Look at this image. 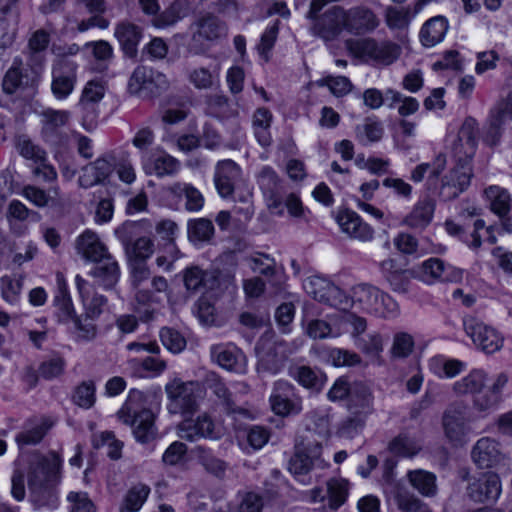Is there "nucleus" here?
<instances>
[{"mask_svg":"<svg viewBox=\"0 0 512 512\" xmlns=\"http://www.w3.org/2000/svg\"><path fill=\"white\" fill-rule=\"evenodd\" d=\"M351 304H358L359 307L371 314L393 318L398 314V304L379 288L361 283L353 287Z\"/></svg>","mask_w":512,"mask_h":512,"instance_id":"20e7f679","label":"nucleus"},{"mask_svg":"<svg viewBox=\"0 0 512 512\" xmlns=\"http://www.w3.org/2000/svg\"><path fill=\"white\" fill-rule=\"evenodd\" d=\"M189 8V0H176L168 9L154 20V26L157 28H165L175 24L187 15Z\"/></svg>","mask_w":512,"mask_h":512,"instance_id":"ea45409f","label":"nucleus"},{"mask_svg":"<svg viewBox=\"0 0 512 512\" xmlns=\"http://www.w3.org/2000/svg\"><path fill=\"white\" fill-rule=\"evenodd\" d=\"M449 28V23L446 17L438 15L427 20L419 33L421 43L425 47H433L440 43Z\"/></svg>","mask_w":512,"mask_h":512,"instance_id":"cd10ccee","label":"nucleus"},{"mask_svg":"<svg viewBox=\"0 0 512 512\" xmlns=\"http://www.w3.org/2000/svg\"><path fill=\"white\" fill-rule=\"evenodd\" d=\"M486 194L491 202V210L499 217H505L511 208V197L508 191L498 186H491L486 190Z\"/></svg>","mask_w":512,"mask_h":512,"instance_id":"37998d69","label":"nucleus"},{"mask_svg":"<svg viewBox=\"0 0 512 512\" xmlns=\"http://www.w3.org/2000/svg\"><path fill=\"white\" fill-rule=\"evenodd\" d=\"M430 371L439 378H453L463 372L466 364L458 359L435 356L428 363Z\"/></svg>","mask_w":512,"mask_h":512,"instance_id":"e433bc0d","label":"nucleus"},{"mask_svg":"<svg viewBox=\"0 0 512 512\" xmlns=\"http://www.w3.org/2000/svg\"><path fill=\"white\" fill-rule=\"evenodd\" d=\"M501 398L489 389L484 393H478L473 398V407L476 411L486 415L496 409Z\"/></svg>","mask_w":512,"mask_h":512,"instance_id":"052dcab7","label":"nucleus"},{"mask_svg":"<svg viewBox=\"0 0 512 512\" xmlns=\"http://www.w3.org/2000/svg\"><path fill=\"white\" fill-rule=\"evenodd\" d=\"M219 434V430L216 429V426L209 415H200L197 417L196 421H194V436L216 439L219 437Z\"/></svg>","mask_w":512,"mask_h":512,"instance_id":"0e129e2a","label":"nucleus"},{"mask_svg":"<svg viewBox=\"0 0 512 512\" xmlns=\"http://www.w3.org/2000/svg\"><path fill=\"white\" fill-rule=\"evenodd\" d=\"M382 124L374 119L368 118L362 125L357 127V135L361 140L367 142L379 141L383 136Z\"/></svg>","mask_w":512,"mask_h":512,"instance_id":"bf43d9fd","label":"nucleus"},{"mask_svg":"<svg viewBox=\"0 0 512 512\" xmlns=\"http://www.w3.org/2000/svg\"><path fill=\"white\" fill-rule=\"evenodd\" d=\"M472 458L479 468L495 466L502 458L498 442L489 437L479 439L473 447Z\"/></svg>","mask_w":512,"mask_h":512,"instance_id":"393cba45","label":"nucleus"},{"mask_svg":"<svg viewBox=\"0 0 512 512\" xmlns=\"http://www.w3.org/2000/svg\"><path fill=\"white\" fill-rule=\"evenodd\" d=\"M406 477L410 485L423 497L433 498L437 495V477L434 473L423 469H415L409 470Z\"/></svg>","mask_w":512,"mask_h":512,"instance_id":"c85d7f7f","label":"nucleus"},{"mask_svg":"<svg viewBox=\"0 0 512 512\" xmlns=\"http://www.w3.org/2000/svg\"><path fill=\"white\" fill-rule=\"evenodd\" d=\"M62 460L56 453L47 455H20L14 462L11 476V495L16 501L26 496L25 482L30 492V502L35 509L57 507L53 486L58 482Z\"/></svg>","mask_w":512,"mask_h":512,"instance_id":"f257e3e1","label":"nucleus"},{"mask_svg":"<svg viewBox=\"0 0 512 512\" xmlns=\"http://www.w3.org/2000/svg\"><path fill=\"white\" fill-rule=\"evenodd\" d=\"M75 284L87 317L93 319L99 316L105 304V298L101 295H92L91 285L80 275L75 277Z\"/></svg>","mask_w":512,"mask_h":512,"instance_id":"c756f323","label":"nucleus"},{"mask_svg":"<svg viewBox=\"0 0 512 512\" xmlns=\"http://www.w3.org/2000/svg\"><path fill=\"white\" fill-rule=\"evenodd\" d=\"M372 404V395L369 387L362 382L352 384L351 393L349 395L350 409L355 406L360 408V412L367 415L370 412Z\"/></svg>","mask_w":512,"mask_h":512,"instance_id":"c03bdc74","label":"nucleus"},{"mask_svg":"<svg viewBox=\"0 0 512 512\" xmlns=\"http://www.w3.org/2000/svg\"><path fill=\"white\" fill-rule=\"evenodd\" d=\"M303 287L307 294L315 300L335 307L339 310H346L351 306V300L346 293L330 280L322 276H311L307 278Z\"/></svg>","mask_w":512,"mask_h":512,"instance_id":"6e6552de","label":"nucleus"},{"mask_svg":"<svg viewBox=\"0 0 512 512\" xmlns=\"http://www.w3.org/2000/svg\"><path fill=\"white\" fill-rule=\"evenodd\" d=\"M96 265L91 270L90 275L96 282L105 289L114 287L120 278V269L118 263L111 255L95 262Z\"/></svg>","mask_w":512,"mask_h":512,"instance_id":"bb28decb","label":"nucleus"},{"mask_svg":"<svg viewBox=\"0 0 512 512\" xmlns=\"http://www.w3.org/2000/svg\"><path fill=\"white\" fill-rule=\"evenodd\" d=\"M269 403L272 411L282 417L296 415L302 411V399L297 395L295 387L282 379L273 383Z\"/></svg>","mask_w":512,"mask_h":512,"instance_id":"9b49d317","label":"nucleus"},{"mask_svg":"<svg viewBox=\"0 0 512 512\" xmlns=\"http://www.w3.org/2000/svg\"><path fill=\"white\" fill-rule=\"evenodd\" d=\"M160 338L164 347L171 353H180L186 347L185 338L178 331L171 328H163L160 332Z\"/></svg>","mask_w":512,"mask_h":512,"instance_id":"13d9d810","label":"nucleus"},{"mask_svg":"<svg viewBox=\"0 0 512 512\" xmlns=\"http://www.w3.org/2000/svg\"><path fill=\"white\" fill-rule=\"evenodd\" d=\"M78 64L73 60H55L51 71V92L58 101H64L74 92Z\"/></svg>","mask_w":512,"mask_h":512,"instance_id":"f8f14e48","label":"nucleus"},{"mask_svg":"<svg viewBox=\"0 0 512 512\" xmlns=\"http://www.w3.org/2000/svg\"><path fill=\"white\" fill-rule=\"evenodd\" d=\"M200 381L205 388L212 390L213 394L222 401L228 411H235V401L232 392L226 387L215 372H204Z\"/></svg>","mask_w":512,"mask_h":512,"instance_id":"f704fd0d","label":"nucleus"},{"mask_svg":"<svg viewBox=\"0 0 512 512\" xmlns=\"http://www.w3.org/2000/svg\"><path fill=\"white\" fill-rule=\"evenodd\" d=\"M67 501L70 512H94V505L84 492H70Z\"/></svg>","mask_w":512,"mask_h":512,"instance_id":"774afa93","label":"nucleus"},{"mask_svg":"<svg viewBox=\"0 0 512 512\" xmlns=\"http://www.w3.org/2000/svg\"><path fill=\"white\" fill-rule=\"evenodd\" d=\"M486 383V373L481 369H474L466 376L452 385V390L457 395H476L480 393Z\"/></svg>","mask_w":512,"mask_h":512,"instance_id":"72a5a7b5","label":"nucleus"},{"mask_svg":"<svg viewBox=\"0 0 512 512\" xmlns=\"http://www.w3.org/2000/svg\"><path fill=\"white\" fill-rule=\"evenodd\" d=\"M149 270L144 264L135 265L131 273V282L135 288V298L141 304L149 301L148 291L144 289L145 283L149 282Z\"/></svg>","mask_w":512,"mask_h":512,"instance_id":"49530a36","label":"nucleus"},{"mask_svg":"<svg viewBox=\"0 0 512 512\" xmlns=\"http://www.w3.org/2000/svg\"><path fill=\"white\" fill-rule=\"evenodd\" d=\"M414 339L406 332H398L393 337V343L390 349L392 359H405L413 351Z\"/></svg>","mask_w":512,"mask_h":512,"instance_id":"3c124183","label":"nucleus"},{"mask_svg":"<svg viewBox=\"0 0 512 512\" xmlns=\"http://www.w3.org/2000/svg\"><path fill=\"white\" fill-rule=\"evenodd\" d=\"M142 166L146 174L156 176L172 174L178 169L177 161L162 151L143 154Z\"/></svg>","mask_w":512,"mask_h":512,"instance_id":"a878e982","label":"nucleus"},{"mask_svg":"<svg viewBox=\"0 0 512 512\" xmlns=\"http://www.w3.org/2000/svg\"><path fill=\"white\" fill-rule=\"evenodd\" d=\"M188 448L186 444L175 441L169 445L162 456V460L167 465L181 464L186 458Z\"/></svg>","mask_w":512,"mask_h":512,"instance_id":"338daca9","label":"nucleus"},{"mask_svg":"<svg viewBox=\"0 0 512 512\" xmlns=\"http://www.w3.org/2000/svg\"><path fill=\"white\" fill-rule=\"evenodd\" d=\"M106 92L105 85L100 80L88 81L81 92L78 106L82 110H88L95 104H98L104 97Z\"/></svg>","mask_w":512,"mask_h":512,"instance_id":"a19ab883","label":"nucleus"},{"mask_svg":"<svg viewBox=\"0 0 512 512\" xmlns=\"http://www.w3.org/2000/svg\"><path fill=\"white\" fill-rule=\"evenodd\" d=\"M463 325L466 334L485 353L491 354L501 349L503 337L492 327L475 317H465Z\"/></svg>","mask_w":512,"mask_h":512,"instance_id":"ddd939ff","label":"nucleus"},{"mask_svg":"<svg viewBox=\"0 0 512 512\" xmlns=\"http://www.w3.org/2000/svg\"><path fill=\"white\" fill-rule=\"evenodd\" d=\"M501 481L497 474L492 472L482 473L478 478H473L467 486V495L474 502H495L501 494Z\"/></svg>","mask_w":512,"mask_h":512,"instance_id":"f3484780","label":"nucleus"},{"mask_svg":"<svg viewBox=\"0 0 512 512\" xmlns=\"http://www.w3.org/2000/svg\"><path fill=\"white\" fill-rule=\"evenodd\" d=\"M54 425L50 417H40L29 420L23 429L16 435L15 440L19 447L38 444L47 431Z\"/></svg>","mask_w":512,"mask_h":512,"instance_id":"b1692460","label":"nucleus"},{"mask_svg":"<svg viewBox=\"0 0 512 512\" xmlns=\"http://www.w3.org/2000/svg\"><path fill=\"white\" fill-rule=\"evenodd\" d=\"M151 490L147 484L132 485L125 493L119 512H139L147 501Z\"/></svg>","mask_w":512,"mask_h":512,"instance_id":"473e14b6","label":"nucleus"},{"mask_svg":"<svg viewBox=\"0 0 512 512\" xmlns=\"http://www.w3.org/2000/svg\"><path fill=\"white\" fill-rule=\"evenodd\" d=\"M435 210V201L425 196L419 199L402 221V224L413 229L423 230L432 221Z\"/></svg>","mask_w":512,"mask_h":512,"instance_id":"5701e85b","label":"nucleus"},{"mask_svg":"<svg viewBox=\"0 0 512 512\" xmlns=\"http://www.w3.org/2000/svg\"><path fill=\"white\" fill-rule=\"evenodd\" d=\"M71 113L67 110L47 108L41 113L42 135L46 141L57 135L58 130L70 120Z\"/></svg>","mask_w":512,"mask_h":512,"instance_id":"7c9ffc66","label":"nucleus"},{"mask_svg":"<svg viewBox=\"0 0 512 512\" xmlns=\"http://www.w3.org/2000/svg\"><path fill=\"white\" fill-rule=\"evenodd\" d=\"M75 404L82 408H90L95 402V386L92 382L80 384L73 395Z\"/></svg>","mask_w":512,"mask_h":512,"instance_id":"69168bd1","label":"nucleus"},{"mask_svg":"<svg viewBox=\"0 0 512 512\" xmlns=\"http://www.w3.org/2000/svg\"><path fill=\"white\" fill-rule=\"evenodd\" d=\"M210 356L213 362L227 371L237 374L247 371L246 355L232 342L211 345Z\"/></svg>","mask_w":512,"mask_h":512,"instance_id":"2eb2a0df","label":"nucleus"},{"mask_svg":"<svg viewBox=\"0 0 512 512\" xmlns=\"http://www.w3.org/2000/svg\"><path fill=\"white\" fill-rule=\"evenodd\" d=\"M84 49L90 50L94 60L103 67L107 66L114 54L112 45L105 40L89 41Z\"/></svg>","mask_w":512,"mask_h":512,"instance_id":"5fc2aeb1","label":"nucleus"},{"mask_svg":"<svg viewBox=\"0 0 512 512\" xmlns=\"http://www.w3.org/2000/svg\"><path fill=\"white\" fill-rule=\"evenodd\" d=\"M355 346L372 361L381 364L384 350V337L378 332H371L362 337H357Z\"/></svg>","mask_w":512,"mask_h":512,"instance_id":"c9c22d12","label":"nucleus"},{"mask_svg":"<svg viewBox=\"0 0 512 512\" xmlns=\"http://www.w3.org/2000/svg\"><path fill=\"white\" fill-rule=\"evenodd\" d=\"M413 19L412 8L388 6L385 9V22L391 30H402L409 26Z\"/></svg>","mask_w":512,"mask_h":512,"instance_id":"79ce46f5","label":"nucleus"},{"mask_svg":"<svg viewBox=\"0 0 512 512\" xmlns=\"http://www.w3.org/2000/svg\"><path fill=\"white\" fill-rule=\"evenodd\" d=\"M422 449L419 439L406 433L399 434L389 443V450L401 457L412 458Z\"/></svg>","mask_w":512,"mask_h":512,"instance_id":"58836bf2","label":"nucleus"},{"mask_svg":"<svg viewBox=\"0 0 512 512\" xmlns=\"http://www.w3.org/2000/svg\"><path fill=\"white\" fill-rule=\"evenodd\" d=\"M40 74L41 68L28 70L23 66L22 61L16 58L3 78V90L7 94H12L18 89L33 86L38 81Z\"/></svg>","mask_w":512,"mask_h":512,"instance_id":"6ab92c4d","label":"nucleus"},{"mask_svg":"<svg viewBox=\"0 0 512 512\" xmlns=\"http://www.w3.org/2000/svg\"><path fill=\"white\" fill-rule=\"evenodd\" d=\"M102 15L103 14H92L91 17L82 20H78L76 17L68 15L60 33L66 35L75 31L86 32L94 27L105 30L110 26V21Z\"/></svg>","mask_w":512,"mask_h":512,"instance_id":"2f4dec72","label":"nucleus"},{"mask_svg":"<svg viewBox=\"0 0 512 512\" xmlns=\"http://www.w3.org/2000/svg\"><path fill=\"white\" fill-rule=\"evenodd\" d=\"M477 147V123L473 118L463 122L457 139L453 144L456 166L444 177L441 187V196L446 200L456 198L470 185L472 168L470 161Z\"/></svg>","mask_w":512,"mask_h":512,"instance_id":"f03ea898","label":"nucleus"},{"mask_svg":"<svg viewBox=\"0 0 512 512\" xmlns=\"http://www.w3.org/2000/svg\"><path fill=\"white\" fill-rule=\"evenodd\" d=\"M76 250L79 255L91 262H97L110 255L99 236L91 230H85L78 236Z\"/></svg>","mask_w":512,"mask_h":512,"instance_id":"4be33fe9","label":"nucleus"},{"mask_svg":"<svg viewBox=\"0 0 512 512\" xmlns=\"http://www.w3.org/2000/svg\"><path fill=\"white\" fill-rule=\"evenodd\" d=\"M288 374L301 386L307 389L316 388L319 384V378L316 372L305 365H294L289 367Z\"/></svg>","mask_w":512,"mask_h":512,"instance_id":"864d4df0","label":"nucleus"},{"mask_svg":"<svg viewBox=\"0 0 512 512\" xmlns=\"http://www.w3.org/2000/svg\"><path fill=\"white\" fill-rule=\"evenodd\" d=\"M92 441L95 448L107 447V453L111 459L120 458L123 443L117 440L112 432L105 431L95 434Z\"/></svg>","mask_w":512,"mask_h":512,"instance_id":"603ef678","label":"nucleus"},{"mask_svg":"<svg viewBox=\"0 0 512 512\" xmlns=\"http://www.w3.org/2000/svg\"><path fill=\"white\" fill-rule=\"evenodd\" d=\"M335 220L342 233L350 239L360 242H371L375 237L373 227L351 209L338 211Z\"/></svg>","mask_w":512,"mask_h":512,"instance_id":"dca6fc26","label":"nucleus"},{"mask_svg":"<svg viewBox=\"0 0 512 512\" xmlns=\"http://www.w3.org/2000/svg\"><path fill=\"white\" fill-rule=\"evenodd\" d=\"M401 512H432L429 505L403 487H396L393 495Z\"/></svg>","mask_w":512,"mask_h":512,"instance_id":"4c0bfd02","label":"nucleus"},{"mask_svg":"<svg viewBox=\"0 0 512 512\" xmlns=\"http://www.w3.org/2000/svg\"><path fill=\"white\" fill-rule=\"evenodd\" d=\"M242 170L233 160L219 161L216 165L214 182L222 198L232 197L235 185L240 181Z\"/></svg>","mask_w":512,"mask_h":512,"instance_id":"aec40b11","label":"nucleus"},{"mask_svg":"<svg viewBox=\"0 0 512 512\" xmlns=\"http://www.w3.org/2000/svg\"><path fill=\"white\" fill-rule=\"evenodd\" d=\"M165 392L169 413L189 418L192 410V382H184L175 377L165 385Z\"/></svg>","mask_w":512,"mask_h":512,"instance_id":"4468645a","label":"nucleus"},{"mask_svg":"<svg viewBox=\"0 0 512 512\" xmlns=\"http://www.w3.org/2000/svg\"><path fill=\"white\" fill-rule=\"evenodd\" d=\"M117 416L123 424L131 427L137 442L148 443L156 437V416L150 408L149 396L144 392L130 390Z\"/></svg>","mask_w":512,"mask_h":512,"instance_id":"7ed1b4c3","label":"nucleus"},{"mask_svg":"<svg viewBox=\"0 0 512 512\" xmlns=\"http://www.w3.org/2000/svg\"><path fill=\"white\" fill-rule=\"evenodd\" d=\"M441 424L444 436L452 446L461 447L467 443L471 427L465 403L457 401L449 404L442 414Z\"/></svg>","mask_w":512,"mask_h":512,"instance_id":"0eeeda50","label":"nucleus"},{"mask_svg":"<svg viewBox=\"0 0 512 512\" xmlns=\"http://www.w3.org/2000/svg\"><path fill=\"white\" fill-rule=\"evenodd\" d=\"M18 150L22 157L38 164L46 161V152L27 138H20Z\"/></svg>","mask_w":512,"mask_h":512,"instance_id":"680f3d73","label":"nucleus"},{"mask_svg":"<svg viewBox=\"0 0 512 512\" xmlns=\"http://www.w3.org/2000/svg\"><path fill=\"white\" fill-rule=\"evenodd\" d=\"M226 31V25L215 16L209 15L199 22L198 33L207 40L219 39Z\"/></svg>","mask_w":512,"mask_h":512,"instance_id":"de8ad7c7","label":"nucleus"},{"mask_svg":"<svg viewBox=\"0 0 512 512\" xmlns=\"http://www.w3.org/2000/svg\"><path fill=\"white\" fill-rule=\"evenodd\" d=\"M306 333L312 339H325L340 336L341 330L324 320L313 319L308 322Z\"/></svg>","mask_w":512,"mask_h":512,"instance_id":"8fccbe9b","label":"nucleus"},{"mask_svg":"<svg viewBox=\"0 0 512 512\" xmlns=\"http://www.w3.org/2000/svg\"><path fill=\"white\" fill-rule=\"evenodd\" d=\"M114 37L126 56L135 57L143 38V31L138 25L124 20L115 25Z\"/></svg>","mask_w":512,"mask_h":512,"instance_id":"412c9836","label":"nucleus"},{"mask_svg":"<svg viewBox=\"0 0 512 512\" xmlns=\"http://www.w3.org/2000/svg\"><path fill=\"white\" fill-rule=\"evenodd\" d=\"M328 361L336 367H351L360 365L362 362L361 357L357 353L341 348L331 349L328 352Z\"/></svg>","mask_w":512,"mask_h":512,"instance_id":"6e6d98bb","label":"nucleus"},{"mask_svg":"<svg viewBox=\"0 0 512 512\" xmlns=\"http://www.w3.org/2000/svg\"><path fill=\"white\" fill-rule=\"evenodd\" d=\"M345 48L353 57L389 65L399 56V47L393 43L379 44L373 38H348Z\"/></svg>","mask_w":512,"mask_h":512,"instance_id":"423d86ee","label":"nucleus"},{"mask_svg":"<svg viewBox=\"0 0 512 512\" xmlns=\"http://www.w3.org/2000/svg\"><path fill=\"white\" fill-rule=\"evenodd\" d=\"M418 276L427 284H433L437 281L456 282L461 280L462 271L445 264L441 259L429 258L418 268Z\"/></svg>","mask_w":512,"mask_h":512,"instance_id":"a211bd4d","label":"nucleus"},{"mask_svg":"<svg viewBox=\"0 0 512 512\" xmlns=\"http://www.w3.org/2000/svg\"><path fill=\"white\" fill-rule=\"evenodd\" d=\"M214 233L215 228L211 220L206 218L194 220V247L198 244H210Z\"/></svg>","mask_w":512,"mask_h":512,"instance_id":"4d7b16f0","label":"nucleus"},{"mask_svg":"<svg viewBox=\"0 0 512 512\" xmlns=\"http://www.w3.org/2000/svg\"><path fill=\"white\" fill-rule=\"evenodd\" d=\"M327 495L330 508L338 509L346 501L348 482L344 479H330L327 482Z\"/></svg>","mask_w":512,"mask_h":512,"instance_id":"09e8293b","label":"nucleus"},{"mask_svg":"<svg viewBox=\"0 0 512 512\" xmlns=\"http://www.w3.org/2000/svg\"><path fill=\"white\" fill-rule=\"evenodd\" d=\"M168 86L167 77L152 68L138 66L128 81V90L132 95L149 98Z\"/></svg>","mask_w":512,"mask_h":512,"instance_id":"9d476101","label":"nucleus"},{"mask_svg":"<svg viewBox=\"0 0 512 512\" xmlns=\"http://www.w3.org/2000/svg\"><path fill=\"white\" fill-rule=\"evenodd\" d=\"M22 280L18 277L3 276L0 279V293L2 299L9 305H16L19 302L22 291Z\"/></svg>","mask_w":512,"mask_h":512,"instance_id":"a18cd8bd","label":"nucleus"},{"mask_svg":"<svg viewBox=\"0 0 512 512\" xmlns=\"http://www.w3.org/2000/svg\"><path fill=\"white\" fill-rule=\"evenodd\" d=\"M251 269L266 277L275 273V260L267 254L256 253L249 258Z\"/></svg>","mask_w":512,"mask_h":512,"instance_id":"e2e57ef3","label":"nucleus"},{"mask_svg":"<svg viewBox=\"0 0 512 512\" xmlns=\"http://www.w3.org/2000/svg\"><path fill=\"white\" fill-rule=\"evenodd\" d=\"M322 446L318 441H309L296 447L295 454L288 462L289 472L300 483H310L309 473L314 469H325L328 463L321 457Z\"/></svg>","mask_w":512,"mask_h":512,"instance_id":"39448f33","label":"nucleus"},{"mask_svg":"<svg viewBox=\"0 0 512 512\" xmlns=\"http://www.w3.org/2000/svg\"><path fill=\"white\" fill-rule=\"evenodd\" d=\"M258 186L263 194L267 208L278 216L283 215V196L286 184L270 166H263L256 176Z\"/></svg>","mask_w":512,"mask_h":512,"instance_id":"1a4fd4ad","label":"nucleus"}]
</instances>
